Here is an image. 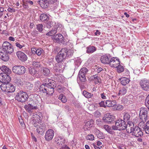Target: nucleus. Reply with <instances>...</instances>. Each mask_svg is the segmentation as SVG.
Listing matches in <instances>:
<instances>
[{"label": "nucleus", "instance_id": "36", "mask_svg": "<svg viewBox=\"0 0 149 149\" xmlns=\"http://www.w3.org/2000/svg\"><path fill=\"white\" fill-rule=\"evenodd\" d=\"M52 80L49 79H45V83H43L42 84L47 86H49L52 85H53V83L52 82Z\"/></svg>", "mask_w": 149, "mask_h": 149}, {"label": "nucleus", "instance_id": "42", "mask_svg": "<svg viewBox=\"0 0 149 149\" xmlns=\"http://www.w3.org/2000/svg\"><path fill=\"white\" fill-rule=\"evenodd\" d=\"M78 77L81 82H85L86 80V76L85 75L78 73Z\"/></svg>", "mask_w": 149, "mask_h": 149}, {"label": "nucleus", "instance_id": "17", "mask_svg": "<svg viewBox=\"0 0 149 149\" xmlns=\"http://www.w3.org/2000/svg\"><path fill=\"white\" fill-rule=\"evenodd\" d=\"M113 127H114L113 125L111 126L108 125H104L103 126V128L108 133L110 134H113L115 133L113 130H116L114 129Z\"/></svg>", "mask_w": 149, "mask_h": 149}, {"label": "nucleus", "instance_id": "60", "mask_svg": "<svg viewBox=\"0 0 149 149\" xmlns=\"http://www.w3.org/2000/svg\"><path fill=\"white\" fill-rule=\"evenodd\" d=\"M19 122L22 126L23 127H25V124L22 119L20 120L19 119Z\"/></svg>", "mask_w": 149, "mask_h": 149}, {"label": "nucleus", "instance_id": "1", "mask_svg": "<svg viewBox=\"0 0 149 149\" xmlns=\"http://www.w3.org/2000/svg\"><path fill=\"white\" fill-rule=\"evenodd\" d=\"M115 125L113 128L116 130H124L127 128V125L124 120L119 118L115 121Z\"/></svg>", "mask_w": 149, "mask_h": 149}, {"label": "nucleus", "instance_id": "64", "mask_svg": "<svg viewBox=\"0 0 149 149\" xmlns=\"http://www.w3.org/2000/svg\"><path fill=\"white\" fill-rule=\"evenodd\" d=\"M145 103L149 104V94L147 96L146 99V102Z\"/></svg>", "mask_w": 149, "mask_h": 149}, {"label": "nucleus", "instance_id": "63", "mask_svg": "<svg viewBox=\"0 0 149 149\" xmlns=\"http://www.w3.org/2000/svg\"><path fill=\"white\" fill-rule=\"evenodd\" d=\"M27 85L29 86V90H31L32 88L33 87V85L32 84H31L29 82L27 83Z\"/></svg>", "mask_w": 149, "mask_h": 149}, {"label": "nucleus", "instance_id": "59", "mask_svg": "<svg viewBox=\"0 0 149 149\" xmlns=\"http://www.w3.org/2000/svg\"><path fill=\"white\" fill-rule=\"evenodd\" d=\"M143 135V133L141 130L140 129V130H139V132L138 134L136 135V136L137 137H139V136H141Z\"/></svg>", "mask_w": 149, "mask_h": 149}, {"label": "nucleus", "instance_id": "22", "mask_svg": "<svg viewBox=\"0 0 149 149\" xmlns=\"http://www.w3.org/2000/svg\"><path fill=\"white\" fill-rule=\"evenodd\" d=\"M63 49H65V52L66 53V57L70 58L73 55L74 53V50L72 49H68L66 48H63Z\"/></svg>", "mask_w": 149, "mask_h": 149}, {"label": "nucleus", "instance_id": "37", "mask_svg": "<svg viewBox=\"0 0 149 149\" xmlns=\"http://www.w3.org/2000/svg\"><path fill=\"white\" fill-rule=\"evenodd\" d=\"M130 127V132L128 131V132L133 133V131H134V130L136 129V127H134V123L132 122H128L127 123Z\"/></svg>", "mask_w": 149, "mask_h": 149}, {"label": "nucleus", "instance_id": "19", "mask_svg": "<svg viewBox=\"0 0 149 149\" xmlns=\"http://www.w3.org/2000/svg\"><path fill=\"white\" fill-rule=\"evenodd\" d=\"M24 108L29 113L31 112L32 110L36 109L38 108L37 106H33L30 103H29L28 105H25L24 106Z\"/></svg>", "mask_w": 149, "mask_h": 149}, {"label": "nucleus", "instance_id": "15", "mask_svg": "<svg viewBox=\"0 0 149 149\" xmlns=\"http://www.w3.org/2000/svg\"><path fill=\"white\" fill-rule=\"evenodd\" d=\"M1 49L0 47V58L4 61H7L9 59V53H6Z\"/></svg>", "mask_w": 149, "mask_h": 149}, {"label": "nucleus", "instance_id": "5", "mask_svg": "<svg viewBox=\"0 0 149 149\" xmlns=\"http://www.w3.org/2000/svg\"><path fill=\"white\" fill-rule=\"evenodd\" d=\"M65 50L63 48H62L56 56V60L58 63L62 62L66 58Z\"/></svg>", "mask_w": 149, "mask_h": 149}, {"label": "nucleus", "instance_id": "10", "mask_svg": "<svg viewBox=\"0 0 149 149\" xmlns=\"http://www.w3.org/2000/svg\"><path fill=\"white\" fill-rule=\"evenodd\" d=\"M16 54L18 58L22 62H25L27 59V56L22 52L18 51L16 52Z\"/></svg>", "mask_w": 149, "mask_h": 149}, {"label": "nucleus", "instance_id": "33", "mask_svg": "<svg viewBox=\"0 0 149 149\" xmlns=\"http://www.w3.org/2000/svg\"><path fill=\"white\" fill-rule=\"evenodd\" d=\"M48 87L46 86H45L42 84L40 86L39 91L41 92H42L43 93H46V94L47 93V91L48 90Z\"/></svg>", "mask_w": 149, "mask_h": 149}, {"label": "nucleus", "instance_id": "50", "mask_svg": "<svg viewBox=\"0 0 149 149\" xmlns=\"http://www.w3.org/2000/svg\"><path fill=\"white\" fill-rule=\"evenodd\" d=\"M15 45L17 47L19 48V49H22V47H24V45L22 43H20L17 42L15 43Z\"/></svg>", "mask_w": 149, "mask_h": 149}, {"label": "nucleus", "instance_id": "14", "mask_svg": "<svg viewBox=\"0 0 149 149\" xmlns=\"http://www.w3.org/2000/svg\"><path fill=\"white\" fill-rule=\"evenodd\" d=\"M53 39L59 43L64 44V37L61 34H58L54 35L53 36Z\"/></svg>", "mask_w": 149, "mask_h": 149}, {"label": "nucleus", "instance_id": "39", "mask_svg": "<svg viewBox=\"0 0 149 149\" xmlns=\"http://www.w3.org/2000/svg\"><path fill=\"white\" fill-rule=\"evenodd\" d=\"M58 98L61 101L64 103H65L67 101L65 96L62 94H61L59 95Z\"/></svg>", "mask_w": 149, "mask_h": 149}, {"label": "nucleus", "instance_id": "30", "mask_svg": "<svg viewBox=\"0 0 149 149\" xmlns=\"http://www.w3.org/2000/svg\"><path fill=\"white\" fill-rule=\"evenodd\" d=\"M40 19L42 22H46L49 19V17L46 14H42L40 16Z\"/></svg>", "mask_w": 149, "mask_h": 149}, {"label": "nucleus", "instance_id": "12", "mask_svg": "<svg viewBox=\"0 0 149 149\" xmlns=\"http://www.w3.org/2000/svg\"><path fill=\"white\" fill-rule=\"evenodd\" d=\"M120 61L118 58L116 57L115 60L114 58L113 57L111 59L109 65L111 67L116 68L118 65L120 64Z\"/></svg>", "mask_w": 149, "mask_h": 149}, {"label": "nucleus", "instance_id": "32", "mask_svg": "<svg viewBox=\"0 0 149 149\" xmlns=\"http://www.w3.org/2000/svg\"><path fill=\"white\" fill-rule=\"evenodd\" d=\"M127 87H121L119 89V92L118 95H125L127 93Z\"/></svg>", "mask_w": 149, "mask_h": 149}, {"label": "nucleus", "instance_id": "53", "mask_svg": "<svg viewBox=\"0 0 149 149\" xmlns=\"http://www.w3.org/2000/svg\"><path fill=\"white\" fill-rule=\"evenodd\" d=\"M86 139L87 140H93L94 139V137L93 135L90 134L86 136Z\"/></svg>", "mask_w": 149, "mask_h": 149}, {"label": "nucleus", "instance_id": "58", "mask_svg": "<svg viewBox=\"0 0 149 149\" xmlns=\"http://www.w3.org/2000/svg\"><path fill=\"white\" fill-rule=\"evenodd\" d=\"M24 7L25 8H29L27 3L25 1H24L22 4Z\"/></svg>", "mask_w": 149, "mask_h": 149}, {"label": "nucleus", "instance_id": "49", "mask_svg": "<svg viewBox=\"0 0 149 149\" xmlns=\"http://www.w3.org/2000/svg\"><path fill=\"white\" fill-rule=\"evenodd\" d=\"M54 25V22L52 21H49L47 23L46 26L49 28L52 27Z\"/></svg>", "mask_w": 149, "mask_h": 149}, {"label": "nucleus", "instance_id": "56", "mask_svg": "<svg viewBox=\"0 0 149 149\" xmlns=\"http://www.w3.org/2000/svg\"><path fill=\"white\" fill-rule=\"evenodd\" d=\"M97 137L100 139H103L104 138V136L102 132H99L97 134Z\"/></svg>", "mask_w": 149, "mask_h": 149}, {"label": "nucleus", "instance_id": "45", "mask_svg": "<svg viewBox=\"0 0 149 149\" xmlns=\"http://www.w3.org/2000/svg\"><path fill=\"white\" fill-rule=\"evenodd\" d=\"M116 68H117V71L119 73H121L124 70L123 67L120 64L118 65Z\"/></svg>", "mask_w": 149, "mask_h": 149}, {"label": "nucleus", "instance_id": "47", "mask_svg": "<svg viewBox=\"0 0 149 149\" xmlns=\"http://www.w3.org/2000/svg\"><path fill=\"white\" fill-rule=\"evenodd\" d=\"M43 25L41 24H37L36 26V29L37 30L40 32H41L43 30Z\"/></svg>", "mask_w": 149, "mask_h": 149}, {"label": "nucleus", "instance_id": "25", "mask_svg": "<svg viewBox=\"0 0 149 149\" xmlns=\"http://www.w3.org/2000/svg\"><path fill=\"white\" fill-rule=\"evenodd\" d=\"M41 63L39 60L36 59L33 60L32 61V65L35 68H39L41 66Z\"/></svg>", "mask_w": 149, "mask_h": 149}, {"label": "nucleus", "instance_id": "24", "mask_svg": "<svg viewBox=\"0 0 149 149\" xmlns=\"http://www.w3.org/2000/svg\"><path fill=\"white\" fill-rule=\"evenodd\" d=\"M0 69L3 72L1 73H5L7 74L10 75L11 72V70L7 66L3 65L1 67Z\"/></svg>", "mask_w": 149, "mask_h": 149}, {"label": "nucleus", "instance_id": "55", "mask_svg": "<svg viewBox=\"0 0 149 149\" xmlns=\"http://www.w3.org/2000/svg\"><path fill=\"white\" fill-rule=\"evenodd\" d=\"M99 107H102L104 108H106V104H104V101H102L100 102L99 103Z\"/></svg>", "mask_w": 149, "mask_h": 149}, {"label": "nucleus", "instance_id": "31", "mask_svg": "<svg viewBox=\"0 0 149 149\" xmlns=\"http://www.w3.org/2000/svg\"><path fill=\"white\" fill-rule=\"evenodd\" d=\"M121 81V84L124 86L126 85L127 84L129 83L130 81V80L128 78L125 77H122L120 79Z\"/></svg>", "mask_w": 149, "mask_h": 149}, {"label": "nucleus", "instance_id": "20", "mask_svg": "<svg viewBox=\"0 0 149 149\" xmlns=\"http://www.w3.org/2000/svg\"><path fill=\"white\" fill-rule=\"evenodd\" d=\"M28 70L29 73L33 76L36 77L39 73L38 71L33 67H30Z\"/></svg>", "mask_w": 149, "mask_h": 149}, {"label": "nucleus", "instance_id": "18", "mask_svg": "<svg viewBox=\"0 0 149 149\" xmlns=\"http://www.w3.org/2000/svg\"><path fill=\"white\" fill-rule=\"evenodd\" d=\"M37 127L36 130L37 132L39 134L42 135L44 133L45 129L46 128V125L45 124L42 123L40 124V125Z\"/></svg>", "mask_w": 149, "mask_h": 149}, {"label": "nucleus", "instance_id": "7", "mask_svg": "<svg viewBox=\"0 0 149 149\" xmlns=\"http://www.w3.org/2000/svg\"><path fill=\"white\" fill-rule=\"evenodd\" d=\"M114 116L110 115L109 113H107L104 115L102 118L103 121L107 123H110L114 121Z\"/></svg>", "mask_w": 149, "mask_h": 149}, {"label": "nucleus", "instance_id": "3", "mask_svg": "<svg viewBox=\"0 0 149 149\" xmlns=\"http://www.w3.org/2000/svg\"><path fill=\"white\" fill-rule=\"evenodd\" d=\"M1 48L2 50L6 52V53H9V54H11L14 51L12 45L7 41H5L3 42Z\"/></svg>", "mask_w": 149, "mask_h": 149}, {"label": "nucleus", "instance_id": "38", "mask_svg": "<svg viewBox=\"0 0 149 149\" xmlns=\"http://www.w3.org/2000/svg\"><path fill=\"white\" fill-rule=\"evenodd\" d=\"M83 94L86 97L88 98H91L93 96V94L89 93L85 90L83 91Z\"/></svg>", "mask_w": 149, "mask_h": 149}, {"label": "nucleus", "instance_id": "34", "mask_svg": "<svg viewBox=\"0 0 149 149\" xmlns=\"http://www.w3.org/2000/svg\"><path fill=\"white\" fill-rule=\"evenodd\" d=\"M46 0H38V2L42 7L47 8L48 6V3L46 1Z\"/></svg>", "mask_w": 149, "mask_h": 149}, {"label": "nucleus", "instance_id": "48", "mask_svg": "<svg viewBox=\"0 0 149 149\" xmlns=\"http://www.w3.org/2000/svg\"><path fill=\"white\" fill-rule=\"evenodd\" d=\"M140 129L138 127H136V129L134 130V131H133V133L132 134V135L136 136V135L138 134L139 130H140Z\"/></svg>", "mask_w": 149, "mask_h": 149}, {"label": "nucleus", "instance_id": "41", "mask_svg": "<svg viewBox=\"0 0 149 149\" xmlns=\"http://www.w3.org/2000/svg\"><path fill=\"white\" fill-rule=\"evenodd\" d=\"M57 29L54 28V29H52L46 34V35L49 36H52L54 35L57 32Z\"/></svg>", "mask_w": 149, "mask_h": 149}, {"label": "nucleus", "instance_id": "21", "mask_svg": "<svg viewBox=\"0 0 149 149\" xmlns=\"http://www.w3.org/2000/svg\"><path fill=\"white\" fill-rule=\"evenodd\" d=\"M93 123L94 121L92 120L88 121L84 127V130H89L90 129V128L92 126Z\"/></svg>", "mask_w": 149, "mask_h": 149}, {"label": "nucleus", "instance_id": "44", "mask_svg": "<svg viewBox=\"0 0 149 149\" xmlns=\"http://www.w3.org/2000/svg\"><path fill=\"white\" fill-rule=\"evenodd\" d=\"M100 95L102 99H107V97H109V94L107 92L106 93L103 92L101 93Z\"/></svg>", "mask_w": 149, "mask_h": 149}, {"label": "nucleus", "instance_id": "23", "mask_svg": "<svg viewBox=\"0 0 149 149\" xmlns=\"http://www.w3.org/2000/svg\"><path fill=\"white\" fill-rule=\"evenodd\" d=\"M6 87V90L8 91L9 93L13 92L15 91V87L11 84H7Z\"/></svg>", "mask_w": 149, "mask_h": 149}, {"label": "nucleus", "instance_id": "26", "mask_svg": "<svg viewBox=\"0 0 149 149\" xmlns=\"http://www.w3.org/2000/svg\"><path fill=\"white\" fill-rule=\"evenodd\" d=\"M54 85H52L49 86H48V88L47 93L46 95L48 96L52 95L54 91Z\"/></svg>", "mask_w": 149, "mask_h": 149}, {"label": "nucleus", "instance_id": "51", "mask_svg": "<svg viewBox=\"0 0 149 149\" xmlns=\"http://www.w3.org/2000/svg\"><path fill=\"white\" fill-rule=\"evenodd\" d=\"M92 79L93 80H95L97 83H99V77H98L97 74L94 75L93 76L91 77Z\"/></svg>", "mask_w": 149, "mask_h": 149}, {"label": "nucleus", "instance_id": "11", "mask_svg": "<svg viewBox=\"0 0 149 149\" xmlns=\"http://www.w3.org/2000/svg\"><path fill=\"white\" fill-rule=\"evenodd\" d=\"M140 85L145 91H148L149 89V81L148 80L144 79L140 81Z\"/></svg>", "mask_w": 149, "mask_h": 149}, {"label": "nucleus", "instance_id": "2", "mask_svg": "<svg viewBox=\"0 0 149 149\" xmlns=\"http://www.w3.org/2000/svg\"><path fill=\"white\" fill-rule=\"evenodd\" d=\"M29 97L26 92L21 90L16 93L15 98L19 102L24 103L27 100Z\"/></svg>", "mask_w": 149, "mask_h": 149}, {"label": "nucleus", "instance_id": "35", "mask_svg": "<svg viewBox=\"0 0 149 149\" xmlns=\"http://www.w3.org/2000/svg\"><path fill=\"white\" fill-rule=\"evenodd\" d=\"M130 115L129 113H125L123 116V120H124L125 122H130L129 120H130Z\"/></svg>", "mask_w": 149, "mask_h": 149}, {"label": "nucleus", "instance_id": "8", "mask_svg": "<svg viewBox=\"0 0 149 149\" xmlns=\"http://www.w3.org/2000/svg\"><path fill=\"white\" fill-rule=\"evenodd\" d=\"M148 111L146 108H141L139 116L140 118L142 120L146 121L147 119L148 116Z\"/></svg>", "mask_w": 149, "mask_h": 149}, {"label": "nucleus", "instance_id": "13", "mask_svg": "<svg viewBox=\"0 0 149 149\" xmlns=\"http://www.w3.org/2000/svg\"><path fill=\"white\" fill-rule=\"evenodd\" d=\"M111 58L109 55L105 54L101 57L100 60L102 63L109 64Z\"/></svg>", "mask_w": 149, "mask_h": 149}, {"label": "nucleus", "instance_id": "4", "mask_svg": "<svg viewBox=\"0 0 149 149\" xmlns=\"http://www.w3.org/2000/svg\"><path fill=\"white\" fill-rule=\"evenodd\" d=\"M12 71L14 73L18 75H22L25 74L26 69L22 65H15L13 67Z\"/></svg>", "mask_w": 149, "mask_h": 149}, {"label": "nucleus", "instance_id": "46", "mask_svg": "<svg viewBox=\"0 0 149 149\" xmlns=\"http://www.w3.org/2000/svg\"><path fill=\"white\" fill-rule=\"evenodd\" d=\"M36 54L38 56H40L41 54H44V51L43 49L41 48H39L38 49H36Z\"/></svg>", "mask_w": 149, "mask_h": 149}, {"label": "nucleus", "instance_id": "57", "mask_svg": "<svg viewBox=\"0 0 149 149\" xmlns=\"http://www.w3.org/2000/svg\"><path fill=\"white\" fill-rule=\"evenodd\" d=\"M101 114L98 111H96L94 113V116L97 117H99Z\"/></svg>", "mask_w": 149, "mask_h": 149}, {"label": "nucleus", "instance_id": "27", "mask_svg": "<svg viewBox=\"0 0 149 149\" xmlns=\"http://www.w3.org/2000/svg\"><path fill=\"white\" fill-rule=\"evenodd\" d=\"M42 73L43 75L45 76H49L50 75V71L48 68L43 67L41 69Z\"/></svg>", "mask_w": 149, "mask_h": 149}, {"label": "nucleus", "instance_id": "9", "mask_svg": "<svg viewBox=\"0 0 149 149\" xmlns=\"http://www.w3.org/2000/svg\"><path fill=\"white\" fill-rule=\"evenodd\" d=\"M54 135V132L51 129H49L46 132L45 135V140L47 141H51L53 139Z\"/></svg>", "mask_w": 149, "mask_h": 149}, {"label": "nucleus", "instance_id": "28", "mask_svg": "<svg viewBox=\"0 0 149 149\" xmlns=\"http://www.w3.org/2000/svg\"><path fill=\"white\" fill-rule=\"evenodd\" d=\"M116 102L115 100H106L105 104L106 106L108 107H110L116 106Z\"/></svg>", "mask_w": 149, "mask_h": 149}, {"label": "nucleus", "instance_id": "6", "mask_svg": "<svg viewBox=\"0 0 149 149\" xmlns=\"http://www.w3.org/2000/svg\"><path fill=\"white\" fill-rule=\"evenodd\" d=\"M11 77L9 74L5 73L0 74V82L6 85L9 83L11 80Z\"/></svg>", "mask_w": 149, "mask_h": 149}, {"label": "nucleus", "instance_id": "61", "mask_svg": "<svg viewBox=\"0 0 149 149\" xmlns=\"http://www.w3.org/2000/svg\"><path fill=\"white\" fill-rule=\"evenodd\" d=\"M8 10L10 12H15V10L14 8H11L10 7H9L8 9Z\"/></svg>", "mask_w": 149, "mask_h": 149}, {"label": "nucleus", "instance_id": "52", "mask_svg": "<svg viewBox=\"0 0 149 149\" xmlns=\"http://www.w3.org/2000/svg\"><path fill=\"white\" fill-rule=\"evenodd\" d=\"M32 124H33L34 126L36 127H38V124H39V123L36 120L34 119L33 120L32 122Z\"/></svg>", "mask_w": 149, "mask_h": 149}, {"label": "nucleus", "instance_id": "29", "mask_svg": "<svg viewBox=\"0 0 149 149\" xmlns=\"http://www.w3.org/2000/svg\"><path fill=\"white\" fill-rule=\"evenodd\" d=\"M86 49V52L88 54L92 53L96 50V48L95 46L91 45L87 47Z\"/></svg>", "mask_w": 149, "mask_h": 149}, {"label": "nucleus", "instance_id": "62", "mask_svg": "<svg viewBox=\"0 0 149 149\" xmlns=\"http://www.w3.org/2000/svg\"><path fill=\"white\" fill-rule=\"evenodd\" d=\"M36 49L35 48H32L31 49V51L33 54H35L36 53Z\"/></svg>", "mask_w": 149, "mask_h": 149}, {"label": "nucleus", "instance_id": "54", "mask_svg": "<svg viewBox=\"0 0 149 149\" xmlns=\"http://www.w3.org/2000/svg\"><path fill=\"white\" fill-rule=\"evenodd\" d=\"M46 1L48 3V6L51 4H53L57 1V0H46Z\"/></svg>", "mask_w": 149, "mask_h": 149}, {"label": "nucleus", "instance_id": "40", "mask_svg": "<svg viewBox=\"0 0 149 149\" xmlns=\"http://www.w3.org/2000/svg\"><path fill=\"white\" fill-rule=\"evenodd\" d=\"M88 72V70L87 68H83L80 69L79 73L86 75Z\"/></svg>", "mask_w": 149, "mask_h": 149}, {"label": "nucleus", "instance_id": "43", "mask_svg": "<svg viewBox=\"0 0 149 149\" xmlns=\"http://www.w3.org/2000/svg\"><path fill=\"white\" fill-rule=\"evenodd\" d=\"M15 82L18 86H23L24 84L23 82L20 78H16L14 80Z\"/></svg>", "mask_w": 149, "mask_h": 149}, {"label": "nucleus", "instance_id": "16", "mask_svg": "<svg viewBox=\"0 0 149 149\" xmlns=\"http://www.w3.org/2000/svg\"><path fill=\"white\" fill-rule=\"evenodd\" d=\"M54 141L58 144L60 146L64 144L65 142V140L64 138L61 136L56 137L53 139Z\"/></svg>", "mask_w": 149, "mask_h": 149}]
</instances>
